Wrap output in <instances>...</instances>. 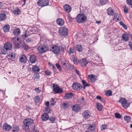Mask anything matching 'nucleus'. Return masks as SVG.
<instances>
[{"label":"nucleus","mask_w":132,"mask_h":132,"mask_svg":"<svg viewBox=\"0 0 132 132\" xmlns=\"http://www.w3.org/2000/svg\"><path fill=\"white\" fill-rule=\"evenodd\" d=\"M33 123L34 121L31 119L27 118L25 119L23 121L24 128H23L26 131H29L30 128H32L31 125Z\"/></svg>","instance_id":"obj_1"},{"label":"nucleus","mask_w":132,"mask_h":132,"mask_svg":"<svg viewBox=\"0 0 132 132\" xmlns=\"http://www.w3.org/2000/svg\"><path fill=\"white\" fill-rule=\"evenodd\" d=\"M76 21L79 23H84L86 22L87 18L84 15L80 14L76 18Z\"/></svg>","instance_id":"obj_2"},{"label":"nucleus","mask_w":132,"mask_h":132,"mask_svg":"<svg viewBox=\"0 0 132 132\" xmlns=\"http://www.w3.org/2000/svg\"><path fill=\"white\" fill-rule=\"evenodd\" d=\"M11 42L16 48H20L19 45L21 43V40L18 37L13 38L11 40Z\"/></svg>","instance_id":"obj_3"},{"label":"nucleus","mask_w":132,"mask_h":132,"mask_svg":"<svg viewBox=\"0 0 132 132\" xmlns=\"http://www.w3.org/2000/svg\"><path fill=\"white\" fill-rule=\"evenodd\" d=\"M59 32L60 36H66L68 34V29L65 27H62L60 28Z\"/></svg>","instance_id":"obj_4"},{"label":"nucleus","mask_w":132,"mask_h":132,"mask_svg":"<svg viewBox=\"0 0 132 132\" xmlns=\"http://www.w3.org/2000/svg\"><path fill=\"white\" fill-rule=\"evenodd\" d=\"M118 102L121 103L122 106L124 108H127L130 105V103L127 102L126 100L124 98H121Z\"/></svg>","instance_id":"obj_5"},{"label":"nucleus","mask_w":132,"mask_h":132,"mask_svg":"<svg viewBox=\"0 0 132 132\" xmlns=\"http://www.w3.org/2000/svg\"><path fill=\"white\" fill-rule=\"evenodd\" d=\"M53 91L56 93H62L63 90L62 88H60L59 86L56 84H53Z\"/></svg>","instance_id":"obj_6"},{"label":"nucleus","mask_w":132,"mask_h":132,"mask_svg":"<svg viewBox=\"0 0 132 132\" xmlns=\"http://www.w3.org/2000/svg\"><path fill=\"white\" fill-rule=\"evenodd\" d=\"M49 1L48 0H39L37 2V4L42 7L48 5Z\"/></svg>","instance_id":"obj_7"},{"label":"nucleus","mask_w":132,"mask_h":132,"mask_svg":"<svg viewBox=\"0 0 132 132\" xmlns=\"http://www.w3.org/2000/svg\"><path fill=\"white\" fill-rule=\"evenodd\" d=\"M50 50L53 53L57 55L60 52V49L58 46L53 45L51 47Z\"/></svg>","instance_id":"obj_8"},{"label":"nucleus","mask_w":132,"mask_h":132,"mask_svg":"<svg viewBox=\"0 0 132 132\" xmlns=\"http://www.w3.org/2000/svg\"><path fill=\"white\" fill-rule=\"evenodd\" d=\"M48 47L45 45L40 46L38 48V51L39 53H43L47 51Z\"/></svg>","instance_id":"obj_9"},{"label":"nucleus","mask_w":132,"mask_h":132,"mask_svg":"<svg viewBox=\"0 0 132 132\" xmlns=\"http://www.w3.org/2000/svg\"><path fill=\"white\" fill-rule=\"evenodd\" d=\"M72 87L74 90H79L81 89L82 86L80 84L76 82L73 83Z\"/></svg>","instance_id":"obj_10"},{"label":"nucleus","mask_w":132,"mask_h":132,"mask_svg":"<svg viewBox=\"0 0 132 132\" xmlns=\"http://www.w3.org/2000/svg\"><path fill=\"white\" fill-rule=\"evenodd\" d=\"M62 67L64 69H69L71 67V64L69 61H65L63 63L62 65Z\"/></svg>","instance_id":"obj_11"},{"label":"nucleus","mask_w":132,"mask_h":132,"mask_svg":"<svg viewBox=\"0 0 132 132\" xmlns=\"http://www.w3.org/2000/svg\"><path fill=\"white\" fill-rule=\"evenodd\" d=\"M3 46L7 51L11 50L12 48V44L9 42H6Z\"/></svg>","instance_id":"obj_12"},{"label":"nucleus","mask_w":132,"mask_h":132,"mask_svg":"<svg viewBox=\"0 0 132 132\" xmlns=\"http://www.w3.org/2000/svg\"><path fill=\"white\" fill-rule=\"evenodd\" d=\"M96 76L93 74L89 75L88 76V78L91 82H94L96 79L95 78Z\"/></svg>","instance_id":"obj_13"},{"label":"nucleus","mask_w":132,"mask_h":132,"mask_svg":"<svg viewBox=\"0 0 132 132\" xmlns=\"http://www.w3.org/2000/svg\"><path fill=\"white\" fill-rule=\"evenodd\" d=\"M83 118L85 119L89 118L90 115V112L88 110H86L82 114Z\"/></svg>","instance_id":"obj_14"},{"label":"nucleus","mask_w":132,"mask_h":132,"mask_svg":"<svg viewBox=\"0 0 132 132\" xmlns=\"http://www.w3.org/2000/svg\"><path fill=\"white\" fill-rule=\"evenodd\" d=\"M3 129L6 131H8L10 130L12 128L11 126L9 125L7 123H4L3 127Z\"/></svg>","instance_id":"obj_15"},{"label":"nucleus","mask_w":132,"mask_h":132,"mask_svg":"<svg viewBox=\"0 0 132 132\" xmlns=\"http://www.w3.org/2000/svg\"><path fill=\"white\" fill-rule=\"evenodd\" d=\"M27 59L26 57L24 55H22L19 57L20 62L23 63H25L27 62Z\"/></svg>","instance_id":"obj_16"},{"label":"nucleus","mask_w":132,"mask_h":132,"mask_svg":"<svg viewBox=\"0 0 132 132\" xmlns=\"http://www.w3.org/2000/svg\"><path fill=\"white\" fill-rule=\"evenodd\" d=\"M30 61L31 63H35L37 61L36 56L34 55H30L29 58Z\"/></svg>","instance_id":"obj_17"},{"label":"nucleus","mask_w":132,"mask_h":132,"mask_svg":"<svg viewBox=\"0 0 132 132\" xmlns=\"http://www.w3.org/2000/svg\"><path fill=\"white\" fill-rule=\"evenodd\" d=\"M73 110L75 112H78L79 111L80 109V105L78 104L73 105L72 108Z\"/></svg>","instance_id":"obj_18"},{"label":"nucleus","mask_w":132,"mask_h":132,"mask_svg":"<svg viewBox=\"0 0 132 132\" xmlns=\"http://www.w3.org/2000/svg\"><path fill=\"white\" fill-rule=\"evenodd\" d=\"M79 63L80 65L84 67H85L87 64V62L85 59H83L80 60L79 61Z\"/></svg>","instance_id":"obj_19"},{"label":"nucleus","mask_w":132,"mask_h":132,"mask_svg":"<svg viewBox=\"0 0 132 132\" xmlns=\"http://www.w3.org/2000/svg\"><path fill=\"white\" fill-rule=\"evenodd\" d=\"M7 51L4 46L0 47V54L5 55L7 53Z\"/></svg>","instance_id":"obj_20"},{"label":"nucleus","mask_w":132,"mask_h":132,"mask_svg":"<svg viewBox=\"0 0 132 132\" xmlns=\"http://www.w3.org/2000/svg\"><path fill=\"white\" fill-rule=\"evenodd\" d=\"M73 96V94L72 93L66 94L64 96V99L66 100L71 99L72 98Z\"/></svg>","instance_id":"obj_21"},{"label":"nucleus","mask_w":132,"mask_h":132,"mask_svg":"<svg viewBox=\"0 0 132 132\" xmlns=\"http://www.w3.org/2000/svg\"><path fill=\"white\" fill-rule=\"evenodd\" d=\"M32 69V71L34 73H38L40 70L39 67L36 65L33 66Z\"/></svg>","instance_id":"obj_22"},{"label":"nucleus","mask_w":132,"mask_h":132,"mask_svg":"<svg viewBox=\"0 0 132 132\" xmlns=\"http://www.w3.org/2000/svg\"><path fill=\"white\" fill-rule=\"evenodd\" d=\"M41 118L43 121H46L49 119V116L48 113H44L42 116Z\"/></svg>","instance_id":"obj_23"},{"label":"nucleus","mask_w":132,"mask_h":132,"mask_svg":"<svg viewBox=\"0 0 132 132\" xmlns=\"http://www.w3.org/2000/svg\"><path fill=\"white\" fill-rule=\"evenodd\" d=\"M64 11L67 13H69L71 10V8L68 4H65L64 6Z\"/></svg>","instance_id":"obj_24"},{"label":"nucleus","mask_w":132,"mask_h":132,"mask_svg":"<svg viewBox=\"0 0 132 132\" xmlns=\"http://www.w3.org/2000/svg\"><path fill=\"white\" fill-rule=\"evenodd\" d=\"M107 13L109 15L113 16V15L114 13L113 10L112 8L110 7L107 10Z\"/></svg>","instance_id":"obj_25"},{"label":"nucleus","mask_w":132,"mask_h":132,"mask_svg":"<svg viewBox=\"0 0 132 132\" xmlns=\"http://www.w3.org/2000/svg\"><path fill=\"white\" fill-rule=\"evenodd\" d=\"M19 127L17 125H14L12 128V132H18L19 130Z\"/></svg>","instance_id":"obj_26"},{"label":"nucleus","mask_w":132,"mask_h":132,"mask_svg":"<svg viewBox=\"0 0 132 132\" xmlns=\"http://www.w3.org/2000/svg\"><path fill=\"white\" fill-rule=\"evenodd\" d=\"M57 23L60 26L63 25L64 23V21L62 19L60 18L57 19L56 21Z\"/></svg>","instance_id":"obj_27"},{"label":"nucleus","mask_w":132,"mask_h":132,"mask_svg":"<svg viewBox=\"0 0 132 132\" xmlns=\"http://www.w3.org/2000/svg\"><path fill=\"white\" fill-rule=\"evenodd\" d=\"M10 26L8 24L4 26L3 28V30L4 32H8L9 31Z\"/></svg>","instance_id":"obj_28"},{"label":"nucleus","mask_w":132,"mask_h":132,"mask_svg":"<svg viewBox=\"0 0 132 132\" xmlns=\"http://www.w3.org/2000/svg\"><path fill=\"white\" fill-rule=\"evenodd\" d=\"M122 40L127 41L129 40V37L127 35L125 34H123L121 36Z\"/></svg>","instance_id":"obj_29"},{"label":"nucleus","mask_w":132,"mask_h":132,"mask_svg":"<svg viewBox=\"0 0 132 132\" xmlns=\"http://www.w3.org/2000/svg\"><path fill=\"white\" fill-rule=\"evenodd\" d=\"M87 129L90 131H93L95 129V125L94 124L89 125Z\"/></svg>","instance_id":"obj_30"},{"label":"nucleus","mask_w":132,"mask_h":132,"mask_svg":"<svg viewBox=\"0 0 132 132\" xmlns=\"http://www.w3.org/2000/svg\"><path fill=\"white\" fill-rule=\"evenodd\" d=\"M13 32L15 35L16 36L19 35L20 33V29L19 28L16 29L14 30Z\"/></svg>","instance_id":"obj_31"},{"label":"nucleus","mask_w":132,"mask_h":132,"mask_svg":"<svg viewBox=\"0 0 132 132\" xmlns=\"http://www.w3.org/2000/svg\"><path fill=\"white\" fill-rule=\"evenodd\" d=\"M76 48L79 52H81L83 50V48L82 46L79 45H76Z\"/></svg>","instance_id":"obj_32"},{"label":"nucleus","mask_w":132,"mask_h":132,"mask_svg":"<svg viewBox=\"0 0 132 132\" xmlns=\"http://www.w3.org/2000/svg\"><path fill=\"white\" fill-rule=\"evenodd\" d=\"M6 18V15L4 13H2L0 14V21H3L5 20Z\"/></svg>","instance_id":"obj_33"},{"label":"nucleus","mask_w":132,"mask_h":132,"mask_svg":"<svg viewBox=\"0 0 132 132\" xmlns=\"http://www.w3.org/2000/svg\"><path fill=\"white\" fill-rule=\"evenodd\" d=\"M22 46L25 50H28L29 47V46L27 45L25 43H23L22 44Z\"/></svg>","instance_id":"obj_34"},{"label":"nucleus","mask_w":132,"mask_h":132,"mask_svg":"<svg viewBox=\"0 0 132 132\" xmlns=\"http://www.w3.org/2000/svg\"><path fill=\"white\" fill-rule=\"evenodd\" d=\"M20 12V10L18 7H16L13 11V13L15 14L18 15Z\"/></svg>","instance_id":"obj_35"},{"label":"nucleus","mask_w":132,"mask_h":132,"mask_svg":"<svg viewBox=\"0 0 132 132\" xmlns=\"http://www.w3.org/2000/svg\"><path fill=\"white\" fill-rule=\"evenodd\" d=\"M97 107L98 110L101 111L102 110L103 106L101 104L97 103Z\"/></svg>","instance_id":"obj_36"},{"label":"nucleus","mask_w":132,"mask_h":132,"mask_svg":"<svg viewBox=\"0 0 132 132\" xmlns=\"http://www.w3.org/2000/svg\"><path fill=\"white\" fill-rule=\"evenodd\" d=\"M124 119L127 122H128L131 121V118L129 116H126L124 117Z\"/></svg>","instance_id":"obj_37"},{"label":"nucleus","mask_w":132,"mask_h":132,"mask_svg":"<svg viewBox=\"0 0 132 132\" xmlns=\"http://www.w3.org/2000/svg\"><path fill=\"white\" fill-rule=\"evenodd\" d=\"M112 92L111 90H108L105 92V94L107 96H110L112 95Z\"/></svg>","instance_id":"obj_38"},{"label":"nucleus","mask_w":132,"mask_h":132,"mask_svg":"<svg viewBox=\"0 0 132 132\" xmlns=\"http://www.w3.org/2000/svg\"><path fill=\"white\" fill-rule=\"evenodd\" d=\"M68 106V103H63L61 105V106L63 109H66L67 108Z\"/></svg>","instance_id":"obj_39"},{"label":"nucleus","mask_w":132,"mask_h":132,"mask_svg":"<svg viewBox=\"0 0 132 132\" xmlns=\"http://www.w3.org/2000/svg\"><path fill=\"white\" fill-rule=\"evenodd\" d=\"M34 101L36 103H38L39 102L40 99L38 96H36L34 99Z\"/></svg>","instance_id":"obj_40"},{"label":"nucleus","mask_w":132,"mask_h":132,"mask_svg":"<svg viewBox=\"0 0 132 132\" xmlns=\"http://www.w3.org/2000/svg\"><path fill=\"white\" fill-rule=\"evenodd\" d=\"M119 23L120 25L122 26L125 29H127V27L122 22H119Z\"/></svg>","instance_id":"obj_41"},{"label":"nucleus","mask_w":132,"mask_h":132,"mask_svg":"<svg viewBox=\"0 0 132 132\" xmlns=\"http://www.w3.org/2000/svg\"><path fill=\"white\" fill-rule=\"evenodd\" d=\"M108 0H100V4L102 5H104L105 4Z\"/></svg>","instance_id":"obj_42"},{"label":"nucleus","mask_w":132,"mask_h":132,"mask_svg":"<svg viewBox=\"0 0 132 132\" xmlns=\"http://www.w3.org/2000/svg\"><path fill=\"white\" fill-rule=\"evenodd\" d=\"M68 52L69 55H71V53H73L74 52V49L73 48H70Z\"/></svg>","instance_id":"obj_43"},{"label":"nucleus","mask_w":132,"mask_h":132,"mask_svg":"<svg viewBox=\"0 0 132 132\" xmlns=\"http://www.w3.org/2000/svg\"><path fill=\"white\" fill-rule=\"evenodd\" d=\"M56 66L59 70L61 71H62V68L60 65L58 63H56Z\"/></svg>","instance_id":"obj_44"},{"label":"nucleus","mask_w":132,"mask_h":132,"mask_svg":"<svg viewBox=\"0 0 132 132\" xmlns=\"http://www.w3.org/2000/svg\"><path fill=\"white\" fill-rule=\"evenodd\" d=\"M115 116L116 117L118 118H120L121 117V115L118 113H115Z\"/></svg>","instance_id":"obj_45"},{"label":"nucleus","mask_w":132,"mask_h":132,"mask_svg":"<svg viewBox=\"0 0 132 132\" xmlns=\"http://www.w3.org/2000/svg\"><path fill=\"white\" fill-rule=\"evenodd\" d=\"M82 83L84 86L87 85V86H88L89 85L86 82L85 80H83L82 81Z\"/></svg>","instance_id":"obj_46"},{"label":"nucleus","mask_w":132,"mask_h":132,"mask_svg":"<svg viewBox=\"0 0 132 132\" xmlns=\"http://www.w3.org/2000/svg\"><path fill=\"white\" fill-rule=\"evenodd\" d=\"M128 11V8L126 6H125L124 7V12L125 13H127Z\"/></svg>","instance_id":"obj_47"},{"label":"nucleus","mask_w":132,"mask_h":132,"mask_svg":"<svg viewBox=\"0 0 132 132\" xmlns=\"http://www.w3.org/2000/svg\"><path fill=\"white\" fill-rule=\"evenodd\" d=\"M127 4L130 5L132 4V0H126Z\"/></svg>","instance_id":"obj_48"},{"label":"nucleus","mask_w":132,"mask_h":132,"mask_svg":"<svg viewBox=\"0 0 132 132\" xmlns=\"http://www.w3.org/2000/svg\"><path fill=\"white\" fill-rule=\"evenodd\" d=\"M48 119L52 122L54 121L55 120V118L53 117H50Z\"/></svg>","instance_id":"obj_49"},{"label":"nucleus","mask_w":132,"mask_h":132,"mask_svg":"<svg viewBox=\"0 0 132 132\" xmlns=\"http://www.w3.org/2000/svg\"><path fill=\"white\" fill-rule=\"evenodd\" d=\"M45 73L47 75L50 76L51 74V72L48 70H47L45 71Z\"/></svg>","instance_id":"obj_50"},{"label":"nucleus","mask_w":132,"mask_h":132,"mask_svg":"<svg viewBox=\"0 0 132 132\" xmlns=\"http://www.w3.org/2000/svg\"><path fill=\"white\" fill-rule=\"evenodd\" d=\"M49 107L47 106L46 107L45 110V111L47 113H50V110L49 108Z\"/></svg>","instance_id":"obj_51"},{"label":"nucleus","mask_w":132,"mask_h":132,"mask_svg":"<svg viewBox=\"0 0 132 132\" xmlns=\"http://www.w3.org/2000/svg\"><path fill=\"white\" fill-rule=\"evenodd\" d=\"M106 128V125H103L102 126L101 128V130H103Z\"/></svg>","instance_id":"obj_52"},{"label":"nucleus","mask_w":132,"mask_h":132,"mask_svg":"<svg viewBox=\"0 0 132 132\" xmlns=\"http://www.w3.org/2000/svg\"><path fill=\"white\" fill-rule=\"evenodd\" d=\"M35 90L36 91V92L37 93H40V90H39V88H35Z\"/></svg>","instance_id":"obj_53"},{"label":"nucleus","mask_w":132,"mask_h":132,"mask_svg":"<svg viewBox=\"0 0 132 132\" xmlns=\"http://www.w3.org/2000/svg\"><path fill=\"white\" fill-rule=\"evenodd\" d=\"M119 15V14H115L114 15V17L113 18V20H115L116 19H117V18L118 17V16Z\"/></svg>","instance_id":"obj_54"},{"label":"nucleus","mask_w":132,"mask_h":132,"mask_svg":"<svg viewBox=\"0 0 132 132\" xmlns=\"http://www.w3.org/2000/svg\"><path fill=\"white\" fill-rule=\"evenodd\" d=\"M66 47L65 46H61V51L63 52H64V51L66 50Z\"/></svg>","instance_id":"obj_55"},{"label":"nucleus","mask_w":132,"mask_h":132,"mask_svg":"<svg viewBox=\"0 0 132 132\" xmlns=\"http://www.w3.org/2000/svg\"><path fill=\"white\" fill-rule=\"evenodd\" d=\"M8 56L9 57H11V58H12L13 57V54L11 52H10L9 54L8 55Z\"/></svg>","instance_id":"obj_56"},{"label":"nucleus","mask_w":132,"mask_h":132,"mask_svg":"<svg viewBox=\"0 0 132 132\" xmlns=\"http://www.w3.org/2000/svg\"><path fill=\"white\" fill-rule=\"evenodd\" d=\"M76 72L77 75H78L79 76H80L81 75L79 71L78 70H76Z\"/></svg>","instance_id":"obj_57"},{"label":"nucleus","mask_w":132,"mask_h":132,"mask_svg":"<svg viewBox=\"0 0 132 132\" xmlns=\"http://www.w3.org/2000/svg\"><path fill=\"white\" fill-rule=\"evenodd\" d=\"M121 19V15L119 14L118 17L117 18V21H119Z\"/></svg>","instance_id":"obj_58"},{"label":"nucleus","mask_w":132,"mask_h":132,"mask_svg":"<svg viewBox=\"0 0 132 132\" xmlns=\"http://www.w3.org/2000/svg\"><path fill=\"white\" fill-rule=\"evenodd\" d=\"M129 44L128 45L132 49V43L130 42H129Z\"/></svg>","instance_id":"obj_59"},{"label":"nucleus","mask_w":132,"mask_h":132,"mask_svg":"<svg viewBox=\"0 0 132 132\" xmlns=\"http://www.w3.org/2000/svg\"><path fill=\"white\" fill-rule=\"evenodd\" d=\"M49 103L48 101H47L46 102L45 104L47 106L49 107Z\"/></svg>","instance_id":"obj_60"},{"label":"nucleus","mask_w":132,"mask_h":132,"mask_svg":"<svg viewBox=\"0 0 132 132\" xmlns=\"http://www.w3.org/2000/svg\"><path fill=\"white\" fill-rule=\"evenodd\" d=\"M102 98L101 96H96V99L100 100H101V99Z\"/></svg>","instance_id":"obj_61"},{"label":"nucleus","mask_w":132,"mask_h":132,"mask_svg":"<svg viewBox=\"0 0 132 132\" xmlns=\"http://www.w3.org/2000/svg\"><path fill=\"white\" fill-rule=\"evenodd\" d=\"M26 41L27 42L29 43L31 42V39L30 38H28L26 39Z\"/></svg>","instance_id":"obj_62"},{"label":"nucleus","mask_w":132,"mask_h":132,"mask_svg":"<svg viewBox=\"0 0 132 132\" xmlns=\"http://www.w3.org/2000/svg\"><path fill=\"white\" fill-rule=\"evenodd\" d=\"M68 19L70 21H71L72 20V18L70 16H68Z\"/></svg>","instance_id":"obj_63"},{"label":"nucleus","mask_w":132,"mask_h":132,"mask_svg":"<svg viewBox=\"0 0 132 132\" xmlns=\"http://www.w3.org/2000/svg\"><path fill=\"white\" fill-rule=\"evenodd\" d=\"M129 36H130L131 39L132 40V34H129Z\"/></svg>","instance_id":"obj_64"}]
</instances>
